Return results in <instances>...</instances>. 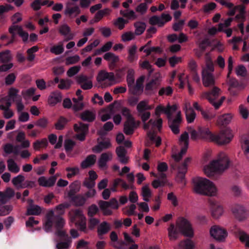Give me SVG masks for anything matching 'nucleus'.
Instances as JSON below:
<instances>
[{
    "label": "nucleus",
    "instance_id": "5701e85b",
    "mask_svg": "<svg viewBox=\"0 0 249 249\" xmlns=\"http://www.w3.org/2000/svg\"><path fill=\"white\" fill-rule=\"evenodd\" d=\"M62 99L61 93L60 91L56 90L51 93L48 99V104L54 106L58 103L61 101Z\"/></svg>",
    "mask_w": 249,
    "mask_h": 249
},
{
    "label": "nucleus",
    "instance_id": "39448f33",
    "mask_svg": "<svg viewBox=\"0 0 249 249\" xmlns=\"http://www.w3.org/2000/svg\"><path fill=\"white\" fill-rule=\"evenodd\" d=\"M66 224L65 219L59 215H54L53 211H50L46 215V220L43 224V228L47 232L52 231L53 227L55 229L54 234L55 236L58 235L57 232H67L63 229Z\"/></svg>",
    "mask_w": 249,
    "mask_h": 249
},
{
    "label": "nucleus",
    "instance_id": "2eb2a0df",
    "mask_svg": "<svg viewBox=\"0 0 249 249\" xmlns=\"http://www.w3.org/2000/svg\"><path fill=\"white\" fill-rule=\"evenodd\" d=\"M77 83L80 85L81 88L84 90L91 89L93 87L91 80L88 76L84 74H80L76 77Z\"/></svg>",
    "mask_w": 249,
    "mask_h": 249
},
{
    "label": "nucleus",
    "instance_id": "f8f14e48",
    "mask_svg": "<svg viewBox=\"0 0 249 249\" xmlns=\"http://www.w3.org/2000/svg\"><path fill=\"white\" fill-rule=\"evenodd\" d=\"M210 233L212 237L219 241L224 240L227 236L226 230L217 225L213 226L211 228Z\"/></svg>",
    "mask_w": 249,
    "mask_h": 249
},
{
    "label": "nucleus",
    "instance_id": "e2e57ef3",
    "mask_svg": "<svg viewBox=\"0 0 249 249\" xmlns=\"http://www.w3.org/2000/svg\"><path fill=\"white\" fill-rule=\"evenodd\" d=\"M75 142L71 139H67L64 142V147L65 150L67 152L71 151L74 146L75 145Z\"/></svg>",
    "mask_w": 249,
    "mask_h": 249
},
{
    "label": "nucleus",
    "instance_id": "cd10ccee",
    "mask_svg": "<svg viewBox=\"0 0 249 249\" xmlns=\"http://www.w3.org/2000/svg\"><path fill=\"white\" fill-rule=\"evenodd\" d=\"M112 158V154L111 152H108L102 153L98 160L99 167L101 168L106 167L107 162L111 160Z\"/></svg>",
    "mask_w": 249,
    "mask_h": 249
},
{
    "label": "nucleus",
    "instance_id": "c756f323",
    "mask_svg": "<svg viewBox=\"0 0 249 249\" xmlns=\"http://www.w3.org/2000/svg\"><path fill=\"white\" fill-rule=\"evenodd\" d=\"M193 107L196 110L201 112L202 116L207 121L211 120L214 118L215 116L214 114L203 110L197 102L194 103Z\"/></svg>",
    "mask_w": 249,
    "mask_h": 249
},
{
    "label": "nucleus",
    "instance_id": "20e7f679",
    "mask_svg": "<svg viewBox=\"0 0 249 249\" xmlns=\"http://www.w3.org/2000/svg\"><path fill=\"white\" fill-rule=\"evenodd\" d=\"M168 236L170 240H175L178 234L181 232L187 237H193L194 231L191 224L184 218H181L179 222L177 223V227L171 223L167 229Z\"/></svg>",
    "mask_w": 249,
    "mask_h": 249
},
{
    "label": "nucleus",
    "instance_id": "bf43d9fd",
    "mask_svg": "<svg viewBox=\"0 0 249 249\" xmlns=\"http://www.w3.org/2000/svg\"><path fill=\"white\" fill-rule=\"evenodd\" d=\"M81 66L79 65L71 67L67 72V75L71 77L76 74L80 70Z\"/></svg>",
    "mask_w": 249,
    "mask_h": 249
},
{
    "label": "nucleus",
    "instance_id": "c9c22d12",
    "mask_svg": "<svg viewBox=\"0 0 249 249\" xmlns=\"http://www.w3.org/2000/svg\"><path fill=\"white\" fill-rule=\"evenodd\" d=\"M7 167L9 171L13 173H18L20 168L16 162L12 159H9L7 160Z\"/></svg>",
    "mask_w": 249,
    "mask_h": 249
},
{
    "label": "nucleus",
    "instance_id": "052dcab7",
    "mask_svg": "<svg viewBox=\"0 0 249 249\" xmlns=\"http://www.w3.org/2000/svg\"><path fill=\"white\" fill-rule=\"evenodd\" d=\"M179 246L184 248V249H194V247L193 242L190 239L181 241Z\"/></svg>",
    "mask_w": 249,
    "mask_h": 249
},
{
    "label": "nucleus",
    "instance_id": "2f4dec72",
    "mask_svg": "<svg viewBox=\"0 0 249 249\" xmlns=\"http://www.w3.org/2000/svg\"><path fill=\"white\" fill-rule=\"evenodd\" d=\"M137 49V47L135 45H133L129 49L127 59L130 63H133L138 59V56L136 54Z\"/></svg>",
    "mask_w": 249,
    "mask_h": 249
},
{
    "label": "nucleus",
    "instance_id": "aec40b11",
    "mask_svg": "<svg viewBox=\"0 0 249 249\" xmlns=\"http://www.w3.org/2000/svg\"><path fill=\"white\" fill-rule=\"evenodd\" d=\"M115 79L113 72H108L103 70L101 71L97 76V80L99 83H101L106 80L112 82L115 81Z\"/></svg>",
    "mask_w": 249,
    "mask_h": 249
},
{
    "label": "nucleus",
    "instance_id": "7ed1b4c3",
    "mask_svg": "<svg viewBox=\"0 0 249 249\" xmlns=\"http://www.w3.org/2000/svg\"><path fill=\"white\" fill-rule=\"evenodd\" d=\"M177 110V106L176 105L171 106L169 104H168L166 107L160 105L155 109V114L157 116L159 117L161 113H164L167 115L169 126L175 134H178L179 133V126L182 122L180 111L178 112L175 119H172V114Z\"/></svg>",
    "mask_w": 249,
    "mask_h": 249
},
{
    "label": "nucleus",
    "instance_id": "1a4fd4ad",
    "mask_svg": "<svg viewBox=\"0 0 249 249\" xmlns=\"http://www.w3.org/2000/svg\"><path fill=\"white\" fill-rule=\"evenodd\" d=\"M58 235L54 241L56 243V248L57 249H68L71 246V237L67 232H58Z\"/></svg>",
    "mask_w": 249,
    "mask_h": 249
},
{
    "label": "nucleus",
    "instance_id": "ddd939ff",
    "mask_svg": "<svg viewBox=\"0 0 249 249\" xmlns=\"http://www.w3.org/2000/svg\"><path fill=\"white\" fill-rule=\"evenodd\" d=\"M140 122L136 121L134 118L126 120L124 124V132L127 135H131L133 134L134 130L140 125Z\"/></svg>",
    "mask_w": 249,
    "mask_h": 249
},
{
    "label": "nucleus",
    "instance_id": "4c0bfd02",
    "mask_svg": "<svg viewBox=\"0 0 249 249\" xmlns=\"http://www.w3.org/2000/svg\"><path fill=\"white\" fill-rule=\"evenodd\" d=\"M12 60V56L9 50H5L0 52V62L1 63L10 62Z\"/></svg>",
    "mask_w": 249,
    "mask_h": 249
},
{
    "label": "nucleus",
    "instance_id": "4468645a",
    "mask_svg": "<svg viewBox=\"0 0 249 249\" xmlns=\"http://www.w3.org/2000/svg\"><path fill=\"white\" fill-rule=\"evenodd\" d=\"M249 215V212L246 208L241 205L237 204L234 208V218L239 221L245 220Z\"/></svg>",
    "mask_w": 249,
    "mask_h": 249
},
{
    "label": "nucleus",
    "instance_id": "393cba45",
    "mask_svg": "<svg viewBox=\"0 0 249 249\" xmlns=\"http://www.w3.org/2000/svg\"><path fill=\"white\" fill-rule=\"evenodd\" d=\"M228 69L229 72L227 74V82L229 85L228 89L231 93L233 91V80L230 77V74L231 73L232 70V58L231 56H230L228 60Z\"/></svg>",
    "mask_w": 249,
    "mask_h": 249
},
{
    "label": "nucleus",
    "instance_id": "864d4df0",
    "mask_svg": "<svg viewBox=\"0 0 249 249\" xmlns=\"http://www.w3.org/2000/svg\"><path fill=\"white\" fill-rule=\"evenodd\" d=\"M236 235L241 242L245 243L249 238V235L244 231L239 229L236 231Z\"/></svg>",
    "mask_w": 249,
    "mask_h": 249
},
{
    "label": "nucleus",
    "instance_id": "e433bc0d",
    "mask_svg": "<svg viewBox=\"0 0 249 249\" xmlns=\"http://www.w3.org/2000/svg\"><path fill=\"white\" fill-rule=\"evenodd\" d=\"M68 122L69 121L67 118L63 116H60L54 124L55 128L58 130H63Z\"/></svg>",
    "mask_w": 249,
    "mask_h": 249
},
{
    "label": "nucleus",
    "instance_id": "603ef678",
    "mask_svg": "<svg viewBox=\"0 0 249 249\" xmlns=\"http://www.w3.org/2000/svg\"><path fill=\"white\" fill-rule=\"evenodd\" d=\"M18 92L19 90L16 88H10L8 91V96L9 99H12L13 102H15V100L18 99V97H21L20 95L18 94Z\"/></svg>",
    "mask_w": 249,
    "mask_h": 249
},
{
    "label": "nucleus",
    "instance_id": "6ab92c4d",
    "mask_svg": "<svg viewBox=\"0 0 249 249\" xmlns=\"http://www.w3.org/2000/svg\"><path fill=\"white\" fill-rule=\"evenodd\" d=\"M116 153L119 159V161L124 164H127L129 160V158L126 156L127 151L123 146H119L116 148Z\"/></svg>",
    "mask_w": 249,
    "mask_h": 249
},
{
    "label": "nucleus",
    "instance_id": "13d9d810",
    "mask_svg": "<svg viewBox=\"0 0 249 249\" xmlns=\"http://www.w3.org/2000/svg\"><path fill=\"white\" fill-rule=\"evenodd\" d=\"M80 60V57L78 55L72 56H69L66 58L65 64L66 65H70L76 64Z\"/></svg>",
    "mask_w": 249,
    "mask_h": 249
},
{
    "label": "nucleus",
    "instance_id": "c85d7f7f",
    "mask_svg": "<svg viewBox=\"0 0 249 249\" xmlns=\"http://www.w3.org/2000/svg\"><path fill=\"white\" fill-rule=\"evenodd\" d=\"M111 230V227L108 223L106 221L102 222L97 228V233L100 239L101 237L107 234Z\"/></svg>",
    "mask_w": 249,
    "mask_h": 249
},
{
    "label": "nucleus",
    "instance_id": "49530a36",
    "mask_svg": "<svg viewBox=\"0 0 249 249\" xmlns=\"http://www.w3.org/2000/svg\"><path fill=\"white\" fill-rule=\"evenodd\" d=\"M64 51V49L62 43H59L57 45H54L50 49V52L55 55L62 53Z\"/></svg>",
    "mask_w": 249,
    "mask_h": 249
},
{
    "label": "nucleus",
    "instance_id": "f257e3e1",
    "mask_svg": "<svg viewBox=\"0 0 249 249\" xmlns=\"http://www.w3.org/2000/svg\"><path fill=\"white\" fill-rule=\"evenodd\" d=\"M214 71V65L211 58L207 57L206 59V68L202 71V81L203 85L206 87H213L212 89L203 93V98L207 99L215 109H217L222 105L225 99L224 96L220 99L218 98L221 90L218 87L214 86L215 80L212 72Z\"/></svg>",
    "mask_w": 249,
    "mask_h": 249
},
{
    "label": "nucleus",
    "instance_id": "8fccbe9b",
    "mask_svg": "<svg viewBox=\"0 0 249 249\" xmlns=\"http://www.w3.org/2000/svg\"><path fill=\"white\" fill-rule=\"evenodd\" d=\"M217 2L220 3L221 5H224L230 9L228 15L231 16H233V4L231 2H228L224 0H215Z\"/></svg>",
    "mask_w": 249,
    "mask_h": 249
},
{
    "label": "nucleus",
    "instance_id": "79ce46f5",
    "mask_svg": "<svg viewBox=\"0 0 249 249\" xmlns=\"http://www.w3.org/2000/svg\"><path fill=\"white\" fill-rule=\"evenodd\" d=\"M135 27V34L136 35H141L145 30L146 24L144 22L138 21L134 23Z\"/></svg>",
    "mask_w": 249,
    "mask_h": 249
},
{
    "label": "nucleus",
    "instance_id": "6e6552de",
    "mask_svg": "<svg viewBox=\"0 0 249 249\" xmlns=\"http://www.w3.org/2000/svg\"><path fill=\"white\" fill-rule=\"evenodd\" d=\"M194 190L197 194L214 196L216 194V188L213 183L205 178H197L193 179Z\"/></svg>",
    "mask_w": 249,
    "mask_h": 249
},
{
    "label": "nucleus",
    "instance_id": "a19ab883",
    "mask_svg": "<svg viewBox=\"0 0 249 249\" xmlns=\"http://www.w3.org/2000/svg\"><path fill=\"white\" fill-rule=\"evenodd\" d=\"M48 142L46 138H43L40 141L36 140L33 143V148L36 151L39 150L41 147H46L48 145Z\"/></svg>",
    "mask_w": 249,
    "mask_h": 249
},
{
    "label": "nucleus",
    "instance_id": "c03bdc74",
    "mask_svg": "<svg viewBox=\"0 0 249 249\" xmlns=\"http://www.w3.org/2000/svg\"><path fill=\"white\" fill-rule=\"evenodd\" d=\"M134 71L133 69H129L127 71L126 76V81L129 88H131V86L134 84Z\"/></svg>",
    "mask_w": 249,
    "mask_h": 249
},
{
    "label": "nucleus",
    "instance_id": "6e6d98bb",
    "mask_svg": "<svg viewBox=\"0 0 249 249\" xmlns=\"http://www.w3.org/2000/svg\"><path fill=\"white\" fill-rule=\"evenodd\" d=\"M13 206L11 205H6L0 207V215L5 216L9 214L12 211Z\"/></svg>",
    "mask_w": 249,
    "mask_h": 249
},
{
    "label": "nucleus",
    "instance_id": "ea45409f",
    "mask_svg": "<svg viewBox=\"0 0 249 249\" xmlns=\"http://www.w3.org/2000/svg\"><path fill=\"white\" fill-rule=\"evenodd\" d=\"M185 115L187 121L188 123H192L194 122L196 117V114L192 108L189 107L186 109Z\"/></svg>",
    "mask_w": 249,
    "mask_h": 249
},
{
    "label": "nucleus",
    "instance_id": "f704fd0d",
    "mask_svg": "<svg viewBox=\"0 0 249 249\" xmlns=\"http://www.w3.org/2000/svg\"><path fill=\"white\" fill-rule=\"evenodd\" d=\"M231 116L229 114H224L218 117L217 120V125L219 126H224L230 123Z\"/></svg>",
    "mask_w": 249,
    "mask_h": 249
},
{
    "label": "nucleus",
    "instance_id": "dca6fc26",
    "mask_svg": "<svg viewBox=\"0 0 249 249\" xmlns=\"http://www.w3.org/2000/svg\"><path fill=\"white\" fill-rule=\"evenodd\" d=\"M28 206L27 208V215H39L41 213V208L40 206L34 204V200L32 199L27 200Z\"/></svg>",
    "mask_w": 249,
    "mask_h": 249
},
{
    "label": "nucleus",
    "instance_id": "58836bf2",
    "mask_svg": "<svg viewBox=\"0 0 249 249\" xmlns=\"http://www.w3.org/2000/svg\"><path fill=\"white\" fill-rule=\"evenodd\" d=\"M103 58L106 61L112 63H117L119 61V56L111 52L106 53L103 56Z\"/></svg>",
    "mask_w": 249,
    "mask_h": 249
},
{
    "label": "nucleus",
    "instance_id": "bb28decb",
    "mask_svg": "<svg viewBox=\"0 0 249 249\" xmlns=\"http://www.w3.org/2000/svg\"><path fill=\"white\" fill-rule=\"evenodd\" d=\"M160 85V83L157 79H152L148 83H147L145 87V94L150 95L153 92V90L156 89Z\"/></svg>",
    "mask_w": 249,
    "mask_h": 249
},
{
    "label": "nucleus",
    "instance_id": "4be33fe9",
    "mask_svg": "<svg viewBox=\"0 0 249 249\" xmlns=\"http://www.w3.org/2000/svg\"><path fill=\"white\" fill-rule=\"evenodd\" d=\"M211 212L213 217L217 219L222 215L223 210L221 205L212 202L211 203Z\"/></svg>",
    "mask_w": 249,
    "mask_h": 249
},
{
    "label": "nucleus",
    "instance_id": "de8ad7c7",
    "mask_svg": "<svg viewBox=\"0 0 249 249\" xmlns=\"http://www.w3.org/2000/svg\"><path fill=\"white\" fill-rule=\"evenodd\" d=\"M235 72L238 76L245 77L247 75V70L246 67L243 65H240L236 67Z\"/></svg>",
    "mask_w": 249,
    "mask_h": 249
},
{
    "label": "nucleus",
    "instance_id": "423d86ee",
    "mask_svg": "<svg viewBox=\"0 0 249 249\" xmlns=\"http://www.w3.org/2000/svg\"><path fill=\"white\" fill-rule=\"evenodd\" d=\"M182 145L183 146L180 152L178 154L172 155V158L176 163L175 164L171 163V165L173 169H178L177 178L180 182H182L185 178L186 173L187 172L188 164L191 161L190 158H187L182 163L179 164L178 163L182 159L183 155L186 153L188 147V144H182Z\"/></svg>",
    "mask_w": 249,
    "mask_h": 249
},
{
    "label": "nucleus",
    "instance_id": "7c9ffc66",
    "mask_svg": "<svg viewBox=\"0 0 249 249\" xmlns=\"http://www.w3.org/2000/svg\"><path fill=\"white\" fill-rule=\"evenodd\" d=\"M70 191L68 193V197L72 196L79 192L80 189V183L77 181H74L72 182L69 186Z\"/></svg>",
    "mask_w": 249,
    "mask_h": 249
},
{
    "label": "nucleus",
    "instance_id": "0e129e2a",
    "mask_svg": "<svg viewBox=\"0 0 249 249\" xmlns=\"http://www.w3.org/2000/svg\"><path fill=\"white\" fill-rule=\"evenodd\" d=\"M48 124V121L46 118L39 119L35 122V125L42 128H45Z\"/></svg>",
    "mask_w": 249,
    "mask_h": 249
},
{
    "label": "nucleus",
    "instance_id": "338daca9",
    "mask_svg": "<svg viewBox=\"0 0 249 249\" xmlns=\"http://www.w3.org/2000/svg\"><path fill=\"white\" fill-rule=\"evenodd\" d=\"M149 123L153 127H157L160 130L162 127V120L161 118L157 120L151 119L149 120Z\"/></svg>",
    "mask_w": 249,
    "mask_h": 249
},
{
    "label": "nucleus",
    "instance_id": "5fc2aeb1",
    "mask_svg": "<svg viewBox=\"0 0 249 249\" xmlns=\"http://www.w3.org/2000/svg\"><path fill=\"white\" fill-rule=\"evenodd\" d=\"M25 177L22 175H18L16 177H14L12 180V182L13 184L16 187L20 188V185L24 181Z\"/></svg>",
    "mask_w": 249,
    "mask_h": 249
},
{
    "label": "nucleus",
    "instance_id": "a211bd4d",
    "mask_svg": "<svg viewBox=\"0 0 249 249\" xmlns=\"http://www.w3.org/2000/svg\"><path fill=\"white\" fill-rule=\"evenodd\" d=\"M144 80V76H142L136 80V85H133L131 88H129L132 94L135 95H139L141 94L143 90V82Z\"/></svg>",
    "mask_w": 249,
    "mask_h": 249
},
{
    "label": "nucleus",
    "instance_id": "473e14b6",
    "mask_svg": "<svg viewBox=\"0 0 249 249\" xmlns=\"http://www.w3.org/2000/svg\"><path fill=\"white\" fill-rule=\"evenodd\" d=\"M81 119L88 122H92L95 119V114L89 110H85L80 115Z\"/></svg>",
    "mask_w": 249,
    "mask_h": 249
},
{
    "label": "nucleus",
    "instance_id": "a878e982",
    "mask_svg": "<svg viewBox=\"0 0 249 249\" xmlns=\"http://www.w3.org/2000/svg\"><path fill=\"white\" fill-rule=\"evenodd\" d=\"M69 198L75 206H83L86 203L87 198L82 195H74Z\"/></svg>",
    "mask_w": 249,
    "mask_h": 249
},
{
    "label": "nucleus",
    "instance_id": "4d7b16f0",
    "mask_svg": "<svg viewBox=\"0 0 249 249\" xmlns=\"http://www.w3.org/2000/svg\"><path fill=\"white\" fill-rule=\"evenodd\" d=\"M242 147L246 156L249 159V138H245L243 140Z\"/></svg>",
    "mask_w": 249,
    "mask_h": 249
},
{
    "label": "nucleus",
    "instance_id": "72a5a7b5",
    "mask_svg": "<svg viewBox=\"0 0 249 249\" xmlns=\"http://www.w3.org/2000/svg\"><path fill=\"white\" fill-rule=\"evenodd\" d=\"M151 106H149L147 102L145 100L140 101L137 106V110L138 114L151 110Z\"/></svg>",
    "mask_w": 249,
    "mask_h": 249
},
{
    "label": "nucleus",
    "instance_id": "412c9836",
    "mask_svg": "<svg viewBox=\"0 0 249 249\" xmlns=\"http://www.w3.org/2000/svg\"><path fill=\"white\" fill-rule=\"evenodd\" d=\"M81 13V10L77 5L71 7L67 5L65 8L64 14L70 18H73L77 17Z\"/></svg>",
    "mask_w": 249,
    "mask_h": 249
},
{
    "label": "nucleus",
    "instance_id": "69168bd1",
    "mask_svg": "<svg viewBox=\"0 0 249 249\" xmlns=\"http://www.w3.org/2000/svg\"><path fill=\"white\" fill-rule=\"evenodd\" d=\"M233 20L232 18H229L225 20L224 23H220L218 24V30L220 32L224 31V28H227L230 26L231 21Z\"/></svg>",
    "mask_w": 249,
    "mask_h": 249
},
{
    "label": "nucleus",
    "instance_id": "680f3d73",
    "mask_svg": "<svg viewBox=\"0 0 249 249\" xmlns=\"http://www.w3.org/2000/svg\"><path fill=\"white\" fill-rule=\"evenodd\" d=\"M99 211L98 207L95 204H92L89 207L88 210V215L89 217L94 216Z\"/></svg>",
    "mask_w": 249,
    "mask_h": 249
},
{
    "label": "nucleus",
    "instance_id": "a18cd8bd",
    "mask_svg": "<svg viewBox=\"0 0 249 249\" xmlns=\"http://www.w3.org/2000/svg\"><path fill=\"white\" fill-rule=\"evenodd\" d=\"M173 92L172 88L170 86H167L165 87H162L159 90L158 94L160 96H171Z\"/></svg>",
    "mask_w": 249,
    "mask_h": 249
},
{
    "label": "nucleus",
    "instance_id": "f03ea898",
    "mask_svg": "<svg viewBox=\"0 0 249 249\" xmlns=\"http://www.w3.org/2000/svg\"><path fill=\"white\" fill-rule=\"evenodd\" d=\"M198 133L200 138L214 142L218 145H224L229 143L233 137L228 129L222 130L215 134L211 132L209 128L205 126H199Z\"/></svg>",
    "mask_w": 249,
    "mask_h": 249
},
{
    "label": "nucleus",
    "instance_id": "37998d69",
    "mask_svg": "<svg viewBox=\"0 0 249 249\" xmlns=\"http://www.w3.org/2000/svg\"><path fill=\"white\" fill-rule=\"evenodd\" d=\"M71 204L65 202L63 203H61L56 206V210L57 211L59 215H62L64 214L65 210L70 207Z\"/></svg>",
    "mask_w": 249,
    "mask_h": 249
},
{
    "label": "nucleus",
    "instance_id": "3c124183",
    "mask_svg": "<svg viewBox=\"0 0 249 249\" xmlns=\"http://www.w3.org/2000/svg\"><path fill=\"white\" fill-rule=\"evenodd\" d=\"M16 75L15 73L8 74L5 78V84L6 86H10L14 84L16 79Z\"/></svg>",
    "mask_w": 249,
    "mask_h": 249
},
{
    "label": "nucleus",
    "instance_id": "774afa93",
    "mask_svg": "<svg viewBox=\"0 0 249 249\" xmlns=\"http://www.w3.org/2000/svg\"><path fill=\"white\" fill-rule=\"evenodd\" d=\"M148 6L145 2L141 3L136 8V11L142 15L145 14L147 10Z\"/></svg>",
    "mask_w": 249,
    "mask_h": 249
},
{
    "label": "nucleus",
    "instance_id": "f3484780",
    "mask_svg": "<svg viewBox=\"0 0 249 249\" xmlns=\"http://www.w3.org/2000/svg\"><path fill=\"white\" fill-rule=\"evenodd\" d=\"M60 34L65 37L64 41L67 42L73 39L74 35L71 32V28L66 23L61 25L58 28Z\"/></svg>",
    "mask_w": 249,
    "mask_h": 249
},
{
    "label": "nucleus",
    "instance_id": "9d476101",
    "mask_svg": "<svg viewBox=\"0 0 249 249\" xmlns=\"http://www.w3.org/2000/svg\"><path fill=\"white\" fill-rule=\"evenodd\" d=\"M98 205L105 215H110L112 214V211L109 208L113 209H118L119 208L118 201L115 198H111L109 201L100 200L98 202Z\"/></svg>",
    "mask_w": 249,
    "mask_h": 249
},
{
    "label": "nucleus",
    "instance_id": "9b49d317",
    "mask_svg": "<svg viewBox=\"0 0 249 249\" xmlns=\"http://www.w3.org/2000/svg\"><path fill=\"white\" fill-rule=\"evenodd\" d=\"M88 124H84L80 122L78 124H75L73 125V129L75 132L78 134L76 138L80 141H84L85 140L86 136L89 132Z\"/></svg>",
    "mask_w": 249,
    "mask_h": 249
},
{
    "label": "nucleus",
    "instance_id": "09e8293b",
    "mask_svg": "<svg viewBox=\"0 0 249 249\" xmlns=\"http://www.w3.org/2000/svg\"><path fill=\"white\" fill-rule=\"evenodd\" d=\"M70 213L71 214V218L73 221H76L77 218H80L81 220L83 219V215L82 212L79 209H76L72 210Z\"/></svg>",
    "mask_w": 249,
    "mask_h": 249
},
{
    "label": "nucleus",
    "instance_id": "b1692460",
    "mask_svg": "<svg viewBox=\"0 0 249 249\" xmlns=\"http://www.w3.org/2000/svg\"><path fill=\"white\" fill-rule=\"evenodd\" d=\"M97 157L95 155L91 154L88 155L86 159L83 160L80 166L82 169H86L91 167L95 163L96 161Z\"/></svg>",
    "mask_w": 249,
    "mask_h": 249
},
{
    "label": "nucleus",
    "instance_id": "0eeeda50",
    "mask_svg": "<svg viewBox=\"0 0 249 249\" xmlns=\"http://www.w3.org/2000/svg\"><path fill=\"white\" fill-rule=\"evenodd\" d=\"M230 160L227 155L224 152L219 154L217 160L212 161L210 165L204 168L205 174L212 177L215 173L222 172L229 165Z\"/></svg>",
    "mask_w": 249,
    "mask_h": 249
}]
</instances>
